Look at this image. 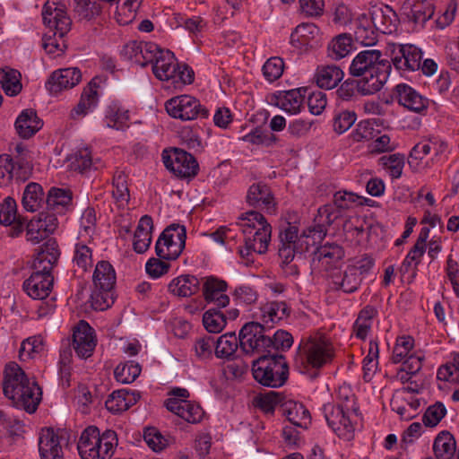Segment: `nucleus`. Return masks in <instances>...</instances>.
<instances>
[{"instance_id": "1", "label": "nucleus", "mask_w": 459, "mask_h": 459, "mask_svg": "<svg viewBox=\"0 0 459 459\" xmlns=\"http://www.w3.org/2000/svg\"><path fill=\"white\" fill-rule=\"evenodd\" d=\"M335 356L331 340L322 333L302 337L295 357V366L302 374L316 377L317 372L330 364Z\"/></svg>"}, {"instance_id": "2", "label": "nucleus", "mask_w": 459, "mask_h": 459, "mask_svg": "<svg viewBox=\"0 0 459 459\" xmlns=\"http://www.w3.org/2000/svg\"><path fill=\"white\" fill-rule=\"evenodd\" d=\"M382 56L380 50H363L355 56L349 67V74L363 82L361 87L375 93L384 87L392 69L391 63Z\"/></svg>"}, {"instance_id": "3", "label": "nucleus", "mask_w": 459, "mask_h": 459, "mask_svg": "<svg viewBox=\"0 0 459 459\" xmlns=\"http://www.w3.org/2000/svg\"><path fill=\"white\" fill-rule=\"evenodd\" d=\"M3 389L6 397L29 413L34 412L41 401L42 392L37 382L15 362L5 367Z\"/></svg>"}, {"instance_id": "4", "label": "nucleus", "mask_w": 459, "mask_h": 459, "mask_svg": "<svg viewBox=\"0 0 459 459\" xmlns=\"http://www.w3.org/2000/svg\"><path fill=\"white\" fill-rule=\"evenodd\" d=\"M236 224L244 236L245 246L238 249L242 258L248 260L253 253L262 255L267 251L272 226L262 213L256 211L243 212Z\"/></svg>"}, {"instance_id": "5", "label": "nucleus", "mask_w": 459, "mask_h": 459, "mask_svg": "<svg viewBox=\"0 0 459 459\" xmlns=\"http://www.w3.org/2000/svg\"><path fill=\"white\" fill-rule=\"evenodd\" d=\"M117 446L114 430L107 429L100 434L96 426H89L81 433L77 450L82 459H110Z\"/></svg>"}, {"instance_id": "6", "label": "nucleus", "mask_w": 459, "mask_h": 459, "mask_svg": "<svg viewBox=\"0 0 459 459\" xmlns=\"http://www.w3.org/2000/svg\"><path fill=\"white\" fill-rule=\"evenodd\" d=\"M252 371L255 379L263 385L280 387L288 379L289 366L283 355L270 352L253 362Z\"/></svg>"}, {"instance_id": "7", "label": "nucleus", "mask_w": 459, "mask_h": 459, "mask_svg": "<svg viewBox=\"0 0 459 459\" xmlns=\"http://www.w3.org/2000/svg\"><path fill=\"white\" fill-rule=\"evenodd\" d=\"M312 237L318 238V232L316 230V223L311 229H308L307 232H304L299 236V230L296 226L288 223L287 226L281 230L279 238V256L281 260L286 262H292L297 254L301 255L303 252L308 250L309 246L312 245L308 241V238ZM315 241L313 240V244Z\"/></svg>"}, {"instance_id": "8", "label": "nucleus", "mask_w": 459, "mask_h": 459, "mask_svg": "<svg viewBox=\"0 0 459 459\" xmlns=\"http://www.w3.org/2000/svg\"><path fill=\"white\" fill-rule=\"evenodd\" d=\"M358 199L359 196L351 192L338 191L333 195V204H327L318 208L315 223H316L319 239L325 236L327 228L342 216V212L351 209Z\"/></svg>"}, {"instance_id": "9", "label": "nucleus", "mask_w": 459, "mask_h": 459, "mask_svg": "<svg viewBox=\"0 0 459 459\" xmlns=\"http://www.w3.org/2000/svg\"><path fill=\"white\" fill-rule=\"evenodd\" d=\"M238 339L241 350L247 354L271 352L272 337L266 334L265 326L260 322L245 324Z\"/></svg>"}, {"instance_id": "10", "label": "nucleus", "mask_w": 459, "mask_h": 459, "mask_svg": "<svg viewBox=\"0 0 459 459\" xmlns=\"http://www.w3.org/2000/svg\"><path fill=\"white\" fill-rule=\"evenodd\" d=\"M186 230L185 226L171 224L159 237L156 245V255L166 260L177 259L186 246Z\"/></svg>"}, {"instance_id": "11", "label": "nucleus", "mask_w": 459, "mask_h": 459, "mask_svg": "<svg viewBox=\"0 0 459 459\" xmlns=\"http://www.w3.org/2000/svg\"><path fill=\"white\" fill-rule=\"evenodd\" d=\"M165 108L170 117L182 121L204 118L209 115L208 109L201 104L199 100L190 95L171 98L166 101Z\"/></svg>"}, {"instance_id": "12", "label": "nucleus", "mask_w": 459, "mask_h": 459, "mask_svg": "<svg viewBox=\"0 0 459 459\" xmlns=\"http://www.w3.org/2000/svg\"><path fill=\"white\" fill-rule=\"evenodd\" d=\"M45 25L55 31V35L64 38L71 30L72 20L67 14L66 6L58 0H48L42 8Z\"/></svg>"}, {"instance_id": "13", "label": "nucleus", "mask_w": 459, "mask_h": 459, "mask_svg": "<svg viewBox=\"0 0 459 459\" xmlns=\"http://www.w3.org/2000/svg\"><path fill=\"white\" fill-rule=\"evenodd\" d=\"M32 164L28 159L22 157L17 160L9 154L0 155V186H9L13 178L26 181L32 173Z\"/></svg>"}, {"instance_id": "14", "label": "nucleus", "mask_w": 459, "mask_h": 459, "mask_svg": "<svg viewBox=\"0 0 459 459\" xmlns=\"http://www.w3.org/2000/svg\"><path fill=\"white\" fill-rule=\"evenodd\" d=\"M165 167L177 177L193 178L197 174L198 163L195 157L181 149H175L171 154L162 156Z\"/></svg>"}, {"instance_id": "15", "label": "nucleus", "mask_w": 459, "mask_h": 459, "mask_svg": "<svg viewBox=\"0 0 459 459\" xmlns=\"http://www.w3.org/2000/svg\"><path fill=\"white\" fill-rule=\"evenodd\" d=\"M97 344L94 329L84 320H81L74 329L73 348L82 359L91 357Z\"/></svg>"}, {"instance_id": "16", "label": "nucleus", "mask_w": 459, "mask_h": 459, "mask_svg": "<svg viewBox=\"0 0 459 459\" xmlns=\"http://www.w3.org/2000/svg\"><path fill=\"white\" fill-rule=\"evenodd\" d=\"M82 80V73L76 67L62 68L54 71L46 82V89L51 95L76 86Z\"/></svg>"}, {"instance_id": "17", "label": "nucleus", "mask_w": 459, "mask_h": 459, "mask_svg": "<svg viewBox=\"0 0 459 459\" xmlns=\"http://www.w3.org/2000/svg\"><path fill=\"white\" fill-rule=\"evenodd\" d=\"M158 51V45L153 42L132 40L124 45L120 51L121 56L141 66H145L153 60Z\"/></svg>"}, {"instance_id": "18", "label": "nucleus", "mask_w": 459, "mask_h": 459, "mask_svg": "<svg viewBox=\"0 0 459 459\" xmlns=\"http://www.w3.org/2000/svg\"><path fill=\"white\" fill-rule=\"evenodd\" d=\"M247 203L255 208H259L269 214H275L277 203L271 188L263 182L252 184L247 194Z\"/></svg>"}, {"instance_id": "19", "label": "nucleus", "mask_w": 459, "mask_h": 459, "mask_svg": "<svg viewBox=\"0 0 459 459\" xmlns=\"http://www.w3.org/2000/svg\"><path fill=\"white\" fill-rule=\"evenodd\" d=\"M394 98L399 105L415 113H421L429 107V100L406 83L394 87Z\"/></svg>"}, {"instance_id": "20", "label": "nucleus", "mask_w": 459, "mask_h": 459, "mask_svg": "<svg viewBox=\"0 0 459 459\" xmlns=\"http://www.w3.org/2000/svg\"><path fill=\"white\" fill-rule=\"evenodd\" d=\"M93 78L82 90L79 102L71 109L69 117L78 120L92 112L99 104V82Z\"/></svg>"}, {"instance_id": "21", "label": "nucleus", "mask_w": 459, "mask_h": 459, "mask_svg": "<svg viewBox=\"0 0 459 459\" xmlns=\"http://www.w3.org/2000/svg\"><path fill=\"white\" fill-rule=\"evenodd\" d=\"M331 287L345 294L357 291L362 282V276L355 266H347L344 271H333L329 273Z\"/></svg>"}, {"instance_id": "22", "label": "nucleus", "mask_w": 459, "mask_h": 459, "mask_svg": "<svg viewBox=\"0 0 459 459\" xmlns=\"http://www.w3.org/2000/svg\"><path fill=\"white\" fill-rule=\"evenodd\" d=\"M61 430L52 428L42 429L39 437V451L41 459H64L60 445Z\"/></svg>"}, {"instance_id": "23", "label": "nucleus", "mask_w": 459, "mask_h": 459, "mask_svg": "<svg viewBox=\"0 0 459 459\" xmlns=\"http://www.w3.org/2000/svg\"><path fill=\"white\" fill-rule=\"evenodd\" d=\"M53 281L54 277L51 273L35 270L31 275L24 281L22 288L30 298L34 299H43L49 295Z\"/></svg>"}, {"instance_id": "24", "label": "nucleus", "mask_w": 459, "mask_h": 459, "mask_svg": "<svg viewBox=\"0 0 459 459\" xmlns=\"http://www.w3.org/2000/svg\"><path fill=\"white\" fill-rule=\"evenodd\" d=\"M150 63L152 64V72L157 79L160 81L175 79L178 63L174 54L169 49H162L158 46V51Z\"/></svg>"}, {"instance_id": "25", "label": "nucleus", "mask_w": 459, "mask_h": 459, "mask_svg": "<svg viewBox=\"0 0 459 459\" xmlns=\"http://www.w3.org/2000/svg\"><path fill=\"white\" fill-rule=\"evenodd\" d=\"M422 51L411 44L400 45L394 53L393 64L401 72H414L420 69Z\"/></svg>"}, {"instance_id": "26", "label": "nucleus", "mask_w": 459, "mask_h": 459, "mask_svg": "<svg viewBox=\"0 0 459 459\" xmlns=\"http://www.w3.org/2000/svg\"><path fill=\"white\" fill-rule=\"evenodd\" d=\"M323 411L328 426L338 436L345 435L353 430V426L349 416L351 411H347L345 408L339 405L328 403L324 405Z\"/></svg>"}, {"instance_id": "27", "label": "nucleus", "mask_w": 459, "mask_h": 459, "mask_svg": "<svg viewBox=\"0 0 459 459\" xmlns=\"http://www.w3.org/2000/svg\"><path fill=\"white\" fill-rule=\"evenodd\" d=\"M165 406L168 411L193 424L200 422L204 415L203 408L198 403L185 399L168 398Z\"/></svg>"}, {"instance_id": "28", "label": "nucleus", "mask_w": 459, "mask_h": 459, "mask_svg": "<svg viewBox=\"0 0 459 459\" xmlns=\"http://www.w3.org/2000/svg\"><path fill=\"white\" fill-rule=\"evenodd\" d=\"M307 91L306 88L278 91L272 96L271 101L288 113L297 114L303 106Z\"/></svg>"}, {"instance_id": "29", "label": "nucleus", "mask_w": 459, "mask_h": 459, "mask_svg": "<svg viewBox=\"0 0 459 459\" xmlns=\"http://www.w3.org/2000/svg\"><path fill=\"white\" fill-rule=\"evenodd\" d=\"M228 284L225 281L215 276L204 279L203 294L207 303H213L218 307H225L230 303V298L225 294Z\"/></svg>"}, {"instance_id": "30", "label": "nucleus", "mask_w": 459, "mask_h": 459, "mask_svg": "<svg viewBox=\"0 0 459 459\" xmlns=\"http://www.w3.org/2000/svg\"><path fill=\"white\" fill-rule=\"evenodd\" d=\"M290 315V307L284 301H271L262 305L257 317L264 326L272 328Z\"/></svg>"}, {"instance_id": "31", "label": "nucleus", "mask_w": 459, "mask_h": 459, "mask_svg": "<svg viewBox=\"0 0 459 459\" xmlns=\"http://www.w3.org/2000/svg\"><path fill=\"white\" fill-rule=\"evenodd\" d=\"M60 250L56 240L48 239L40 247L34 261V270H40L51 273L53 267L57 264Z\"/></svg>"}, {"instance_id": "32", "label": "nucleus", "mask_w": 459, "mask_h": 459, "mask_svg": "<svg viewBox=\"0 0 459 459\" xmlns=\"http://www.w3.org/2000/svg\"><path fill=\"white\" fill-rule=\"evenodd\" d=\"M43 126L42 120L31 108L21 112L14 123L17 134L23 139H29L39 132Z\"/></svg>"}, {"instance_id": "33", "label": "nucleus", "mask_w": 459, "mask_h": 459, "mask_svg": "<svg viewBox=\"0 0 459 459\" xmlns=\"http://www.w3.org/2000/svg\"><path fill=\"white\" fill-rule=\"evenodd\" d=\"M345 252L342 246L336 243H325L314 254V260H317L325 271L337 267V264L344 258Z\"/></svg>"}, {"instance_id": "34", "label": "nucleus", "mask_w": 459, "mask_h": 459, "mask_svg": "<svg viewBox=\"0 0 459 459\" xmlns=\"http://www.w3.org/2000/svg\"><path fill=\"white\" fill-rule=\"evenodd\" d=\"M370 22L376 30L383 34H391L396 30L398 17L390 6L385 5L372 11Z\"/></svg>"}, {"instance_id": "35", "label": "nucleus", "mask_w": 459, "mask_h": 459, "mask_svg": "<svg viewBox=\"0 0 459 459\" xmlns=\"http://www.w3.org/2000/svg\"><path fill=\"white\" fill-rule=\"evenodd\" d=\"M344 73L336 65H323L317 66L314 80L321 89L331 90L335 88L343 79Z\"/></svg>"}, {"instance_id": "36", "label": "nucleus", "mask_w": 459, "mask_h": 459, "mask_svg": "<svg viewBox=\"0 0 459 459\" xmlns=\"http://www.w3.org/2000/svg\"><path fill=\"white\" fill-rule=\"evenodd\" d=\"M140 399V394L127 389L114 391L106 400V408L113 413H120L128 410Z\"/></svg>"}, {"instance_id": "37", "label": "nucleus", "mask_w": 459, "mask_h": 459, "mask_svg": "<svg viewBox=\"0 0 459 459\" xmlns=\"http://www.w3.org/2000/svg\"><path fill=\"white\" fill-rule=\"evenodd\" d=\"M73 195L69 189L51 187L48 190L46 204L48 211L63 214L72 207Z\"/></svg>"}, {"instance_id": "38", "label": "nucleus", "mask_w": 459, "mask_h": 459, "mask_svg": "<svg viewBox=\"0 0 459 459\" xmlns=\"http://www.w3.org/2000/svg\"><path fill=\"white\" fill-rule=\"evenodd\" d=\"M153 221L151 216L143 215L136 227L134 235L133 247L138 254H143L148 250L152 242Z\"/></svg>"}, {"instance_id": "39", "label": "nucleus", "mask_w": 459, "mask_h": 459, "mask_svg": "<svg viewBox=\"0 0 459 459\" xmlns=\"http://www.w3.org/2000/svg\"><path fill=\"white\" fill-rule=\"evenodd\" d=\"M129 110L118 101H112L105 110V122L110 128L123 130L128 127Z\"/></svg>"}, {"instance_id": "40", "label": "nucleus", "mask_w": 459, "mask_h": 459, "mask_svg": "<svg viewBox=\"0 0 459 459\" xmlns=\"http://www.w3.org/2000/svg\"><path fill=\"white\" fill-rule=\"evenodd\" d=\"M116 272L108 261H100L92 275L94 287L102 290H112L116 284Z\"/></svg>"}, {"instance_id": "41", "label": "nucleus", "mask_w": 459, "mask_h": 459, "mask_svg": "<svg viewBox=\"0 0 459 459\" xmlns=\"http://www.w3.org/2000/svg\"><path fill=\"white\" fill-rule=\"evenodd\" d=\"M200 289V281L194 275H180L169 284V291L178 297H189Z\"/></svg>"}, {"instance_id": "42", "label": "nucleus", "mask_w": 459, "mask_h": 459, "mask_svg": "<svg viewBox=\"0 0 459 459\" xmlns=\"http://www.w3.org/2000/svg\"><path fill=\"white\" fill-rule=\"evenodd\" d=\"M433 451L437 459H455L456 445L448 431H441L435 438Z\"/></svg>"}, {"instance_id": "43", "label": "nucleus", "mask_w": 459, "mask_h": 459, "mask_svg": "<svg viewBox=\"0 0 459 459\" xmlns=\"http://www.w3.org/2000/svg\"><path fill=\"white\" fill-rule=\"evenodd\" d=\"M73 11L79 21H92L102 11L98 0H73Z\"/></svg>"}, {"instance_id": "44", "label": "nucleus", "mask_w": 459, "mask_h": 459, "mask_svg": "<svg viewBox=\"0 0 459 459\" xmlns=\"http://www.w3.org/2000/svg\"><path fill=\"white\" fill-rule=\"evenodd\" d=\"M128 176L123 171L117 169L112 179V195L119 206H126L130 199L128 188Z\"/></svg>"}, {"instance_id": "45", "label": "nucleus", "mask_w": 459, "mask_h": 459, "mask_svg": "<svg viewBox=\"0 0 459 459\" xmlns=\"http://www.w3.org/2000/svg\"><path fill=\"white\" fill-rule=\"evenodd\" d=\"M352 50V38L343 33L334 37L327 47L328 56L333 60H340L348 56Z\"/></svg>"}, {"instance_id": "46", "label": "nucleus", "mask_w": 459, "mask_h": 459, "mask_svg": "<svg viewBox=\"0 0 459 459\" xmlns=\"http://www.w3.org/2000/svg\"><path fill=\"white\" fill-rule=\"evenodd\" d=\"M0 85L9 96H16L22 91L21 74L13 68H0Z\"/></svg>"}, {"instance_id": "47", "label": "nucleus", "mask_w": 459, "mask_h": 459, "mask_svg": "<svg viewBox=\"0 0 459 459\" xmlns=\"http://www.w3.org/2000/svg\"><path fill=\"white\" fill-rule=\"evenodd\" d=\"M377 313L376 308L372 306H366L360 310L353 325V332L357 338L366 339L371 330L373 318Z\"/></svg>"}, {"instance_id": "48", "label": "nucleus", "mask_w": 459, "mask_h": 459, "mask_svg": "<svg viewBox=\"0 0 459 459\" xmlns=\"http://www.w3.org/2000/svg\"><path fill=\"white\" fill-rule=\"evenodd\" d=\"M432 0H415L411 5L408 18L415 24L423 26L434 14Z\"/></svg>"}, {"instance_id": "49", "label": "nucleus", "mask_w": 459, "mask_h": 459, "mask_svg": "<svg viewBox=\"0 0 459 459\" xmlns=\"http://www.w3.org/2000/svg\"><path fill=\"white\" fill-rule=\"evenodd\" d=\"M43 197L42 186L38 183L31 182L24 189L22 203L26 211L33 212L40 207Z\"/></svg>"}, {"instance_id": "50", "label": "nucleus", "mask_w": 459, "mask_h": 459, "mask_svg": "<svg viewBox=\"0 0 459 459\" xmlns=\"http://www.w3.org/2000/svg\"><path fill=\"white\" fill-rule=\"evenodd\" d=\"M239 339L233 333H228L215 342L214 353L218 358L230 359L236 352Z\"/></svg>"}, {"instance_id": "51", "label": "nucleus", "mask_w": 459, "mask_h": 459, "mask_svg": "<svg viewBox=\"0 0 459 459\" xmlns=\"http://www.w3.org/2000/svg\"><path fill=\"white\" fill-rule=\"evenodd\" d=\"M73 264L82 273L91 269L93 264L92 248L82 242L75 244Z\"/></svg>"}, {"instance_id": "52", "label": "nucleus", "mask_w": 459, "mask_h": 459, "mask_svg": "<svg viewBox=\"0 0 459 459\" xmlns=\"http://www.w3.org/2000/svg\"><path fill=\"white\" fill-rule=\"evenodd\" d=\"M141 366L134 361L119 363L115 370L114 376L117 382L122 384L133 383L141 374Z\"/></svg>"}, {"instance_id": "53", "label": "nucleus", "mask_w": 459, "mask_h": 459, "mask_svg": "<svg viewBox=\"0 0 459 459\" xmlns=\"http://www.w3.org/2000/svg\"><path fill=\"white\" fill-rule=\"evenodd\" d=\"M405 157L402 153L384 155L379 158L378 164L389 172L392 178H399L403 174Z\"/></svg>"}, {"instance_id": "54", "label": "nucleus", "mask_w": 459, "mask_h": 459, "mask_svg": "<svg viewBox=\"0 0 459 459\" xmlns=\"http://www.w3.org/2000/svg\"><path fill=\"white\" fill-rule=\"evenodd\" d=\"M44 350V342L41 336H31L25 339L19 350V358L25 361L35 358L36 355L41 353Z\"/></svg>"}, {"instance_id": "55", "label": "nucleus", "mask_w": 459, "mask_h": 459, "mask_svg": "<svg viewBox=\"0 0 459 459\" xmlns=\"http://www.w3.org/2000/svg\"><path fill=\"white\" fill-rule=\"evenodd\" d=\"M362 83L363 82L359 79H348L341 84L336 93L343 100H351L355 95L356 91H358L359 94L363 96L375 94L373 91H368V89H363L361 87Z\"/></svg>"}, {"instance_id": "56", "label": "nucleus", "mask_w": 459, "mask_h": 459, "mask_svg": "<svg viewBox=\"0 0 459 459\" xmlns=\"http://www.w3.org/2000/svg\"><path fill=\"white\" fill-rule=\"evenodd\" d=\"M224 314L217 309H209L203 316V325L209 333H220L226 325Z\"/></svg>"}, {"instance_id": "57", "label": "nucleus", "mask_w": 459, "mask_h": 459, "mask_svg": "<svg viewBox=\"0 0 459 459\" xmlns=\"http://www.w3.org/2000/svg\"><path fill=\"white\" fill-rule=\"evenodd\" d=\"M377 31L369 21H360L355 30V39L361 45L374 46L377 42Z\"/></svg>"}, {"instance_id": "58", "label": "nucleus", "mask_w": 459, "mask_h": 459, "mask_svg": "<svg viewBox=\"0 0 459 459\" xmlns=\"http://www.w3.org/2000/svg\"><path fill=\"white\" fill-rule=\"evenodd\" d=\"M288 420L294 426L307 429L310 424V414L302 403H295L288 410Z\"/></svg>"}, {"instance_id": "59", "label": "nucleus", "mask_w": 459, "mask_h": 459, "mask_svg": "<svg viewBox=\"0 0 459 459\" xmlns=\"http://www.w3.org/2000/svg\"><path fill=\"white\" fill-rule=\"evenodd\" d=\"M414 346V340L409 335H403L396 339L393 350L392 360L397 364L402 362L410 353Z\"/></svg>"}, {"instance_id": "60", "label": "nucleus", "mask_w": 459, "mask_h": 459, "mask_svg": "<svg viewBox=\"0 0 459 459\" xmlns=\"http://www.w3.org/2000/svg\"><path fill=\"white\" fill-rule=\"evenodd\" d=\"M50 233L37 217L30 220L26 227L27 240L32 244H38L47 238Z\"/></svg>"}, {"instance_id": "61", "label": "nucleus", "mask_w": 459, "mask_h": 459, "mask_svg": "<svg viewBox=\"0 0 459 459\" xmlns=\"http://www.w3.org/2000/svg\"><path fill=\"white\" fill-rule=\"evenodd\" d=\"M446 409L441 402H437L429 405L423 417L422 421L426 427H436L441 420L446 416Z\"/></svg>"}, {"instance_id": "62", "label": "nucleus", "mask_w": 459, "mask_h": 459, "mask_svg": "<svg viewBox=\"0 0 459 459\" xmlns=\"http://www.w3.org/2000/svg\"><path fill=\"white\" fill-rule=\"evenodd\" d=\"M284 69V62L281 57L273 56L269 58L263 65V74L268 82H274L279 79Z\"/></svg>"}, {"instance_id": "63", "label": "nucleus", "mask_w": 459, "mask_h": 459, "mask_svg": "<svg viewBox=\"0 0 459 459\" xmlns=\"http://www.w3.org/2000/svg\"><path fill=\"white\" fill-rule=\"evenodd\" d=\"M407 397L403 395V391H395L390 402L392 411H395L402 420H411L413 413L409 411Z\"/></svg>"}, {"instance_id": "64", "label": "nucleus", "mask_w": 459, "mask_h": 459, "mask_svg": "<svg viewBox=\"0 0 459 459\" xmlns=\"http://www.w3.org/2000/svg\"><path fill=\"white\" fill-rule=\"evenodd\" d=\"M356 118V114L352 111L343 110L336 113L333 121V130L339 134H343L351 127Z\"/></svg>"}]
</instances>
